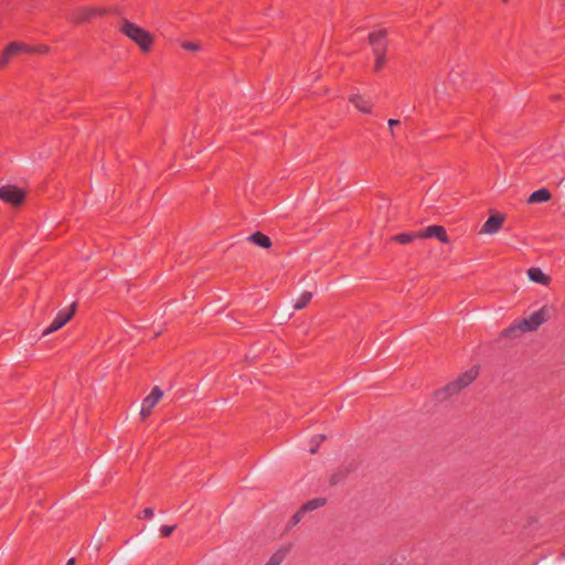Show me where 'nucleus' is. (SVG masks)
I'll return each instance as SVG.
<instances>
[{
	"label": "nucleus",
	"instance_id": "nucleus-19",
	"mask_svg": "<svg viewBox=\"0 0 565 565\" xmlns=\"http://www.w3.org/2000/svg\"><path fill=\"white\" fill-rule=\"evenodd\" d=\"M286 555V551L276 552L265 565H280Z\"/></svg>",
	"mask_w": 565,
	"mask_h": 565
},
{
	"label": "nucleus",
	"instance_id": "nucleus-5",
	"mask_svg": "<svg viewBox=\"0 0 565 565\" xmlns=\"http://www.w3.org/2000/svg\"><path fill=\"white\" fill-rule=\"evenodd\" d=\"M75 307H76V303L73 302L71 305L70 309H64V310L58 311L56 317L54 318V320L51 322V324L47 328L44 329L43 335L50 334L52 332H55L58 329H61L64 324H66L67 321L74 315Z\"/></svg>",
	"mask_w": 565,
	"mask_h": 565
},
{
	"label": "nucleus",
	"instance_id": "nucleus-16",
	"mask_svg": "<svg viewBox=\"0 0 565 565\" xmlns=\"http://www.w3.org/2000/svg\"><path fill=\"white\" fill-rule=\"evenodd\" d=\"M324 504H326L324 498H316V499H312V500H309L308 502H306L302 505V511L307 512V511L316 510V509L323 507Z\"/></svg>",
	"mask_w": 565,
	"mask_h": 565
},
{
	"label": "nucleus",
	"instance_id": "nucleus-25",
	"mask_svg": "<svg viewBox=\"0 0 565 565\" xmlns=\"http://www.w3.org/2000/svg\"><path fill=\"white\" fill-rule=\"evenodd\" d=\"M154 514V511L152 508H146L143 511H142V514L140 515V518H145V519H151Z\"/></svg>",
	"mask_w": 565,
	"mask_h": 565
},
{
	"label": "nucleus",
	"instance_id": "nucleus-26",
	"mask_svg": "<svg viewBox=\"0 0 565 565\" xmlns=\"http://www.w3.org/2000/svg\"><path fill=\"white\" fill-rule=\"evenodd\" d=\"M387 124H388V127H390V130H391V135L394 137L393 128L395 126L399 125V120H397V119H388Z\"/></svg>",
	"mask_w": 565,
	"mask_h": 565
},
{
	"label": "nucleus",
	"instance_id": "nucleus-22",
	"mask_svg": "<svg viewBox=\"0 0 565 565\" xmlns=\"http://www.w3.org/2000/svg\"><path fill=\"white\" fill-rule=\"evenodd\" d=\"M182 47L188 51H198L200 49V44L196 42H184Z\"/></svg>",
	"mask_w": 565,
	"mask_h": 565
},
{
	"label": "nucleus",
	"instance_id": "nucleus-12",
	"mask_svg": "<svg viewBox=\"0 0 565 565\" xmlns=\"http://www.w3.org/2000/svg\"><path fill=\"white\" fill-rule=\"evenodd\" d=\"M551 199V193L547 189L541 188L529 196L527 203L535 204V203H544L547 202Z\"/></svg>",
	"mask_w": 565,
	"mask_h": 565
},
{
	"label": "nucleus",
	"instance_id": "nucleus-2",
	"mask_svg": "<svg viewBox=\"0 0 565 565\" xmlns=\"http://www.w3.org/2000/svg\"><path fill=\"white\" fill-rule=\"evenodd\" d=\"M545 321V309L542 308L533 312L529 318L521 320L520 322L511 326L505 330V334L516 335L519 332H530L536 330Z\"/></svg>",
	"mask_w": 565,
	"mask_h": 565
},
{
	"label": "nucleus",
	"instance_id": "nucleus-1",
	"mask_svg": "<svg viewBox=\"0 0 565 565\" xmlns=\"http://www.w3.org/2000/svg\"><path fill=\"white\" fill-rule=\"evenodd\" d=\"M477 369H470L456 381L450 382L448 385L436 392L435 398L443 402L451 395L459 393L463 387L468 386L477 377Z\"/></svg>",
	"mask_w": 565,
	"mask_h": 565
},
{
	"label": "nucleus",
	"instance_id": "nucleus-4",
	"mask_svg": "<svg viewBox=\"0 0 565 565\" xmlns=\"http://www.w3.org/2000/svg\"><path fill=\"white\" fill-rule=\"evenodd\" d=\"M45 51H46V47H44V46L33 49L25 44L19 43V42H12L6 47L2 55L0 56V67L4 66L8 63V61L11 58V56H13L17 53H20V52H41L42 53Z\"/></svg>",
	"mask_w": 565,
	"mask_h": 565
},
{
	"label": "nucleus",
	"instance_id": "nucleus-7",
	"mask_svg": "<svg viewBox=\"0 0 565 565\" xmlns=\"http://www.w3.org/2000/svg\"><path fill=\"white\" fill-rule=\"evenodd\" d=\"M24 193L17 186L4 185L0 188V199L11 204H19L22 202Z\"/></svg>",
	"mask_w": 565,
	"mask_h": 565
},
{
	"label": "nucleus",
	"instance_id": "nucleus-11",
	"mask_svg": "<svg viewBox=\"0 0 565 565\" xmlns=\"http://www.w3.org/2000/svg\"><path fill=\"white\" fill-rule=\"evenodd\" d=\"M350 102L358 108L361 113L370 114L372 110V104L370 100L365 99L363 96L355 94L350 97Z\"/></svg>",
	"mask_w": 565,
	"mask_h": 565
},
{
	"label": "nucleus",
	"instance_id": "nucleus-14",
	"mask_svg": "<svg viewBox=\"0 0 565 565\" xmlns=\"http://www.w3.org/2000/svg\"><path fill=\"white\" fill-rule=\"evenodd\" d=\"M247 239L263 248H268L271 245L270 238L260 232L253 233L247 237Z\"/></svg>",
	"mask_w": 565,
	"mask_h": 565
},
{
	"label": "nucleus",
	"instance_id": "nucleus-27",
	"mask_svg": "<svg viewBox=\"0 0 565 565\" xmlns=\"http://www.w3.org/2000/svg\"><path fill=\"white\" fill-rule=\"evenodd\" d=\"M75 563V559L74 558H70L66 563V565H74Z\"/></svg>",
	"mask_w": 565,
	"mask_h": 565
},
{
	"label": "nucleus",
	"instance_id": "nucleus-18",
	"mask_svg": "<svg viewBox=\"0 0 565 565\" xmlns=\"http://www.w3.org/2000/svg\"><path fill=\"white\" fill-rule=\"evenodd\" d=\"M418 236V233H401L393 237V239L399 244H408Z\"/></svg>",
	"mask_w": 565,
	"mask_h": 565
},
{
	"label": "nucleus",
	"instance_id": "nucleus-24",
	"mask_svg": "<svg viewBox=\"0 0 565 565\" xmlns=\"http://www.w3.org/2000/svg\"><path fill=\"white\" fill-rule=\"evenodd\" d=\"M324 438H326V436H324V435L316 436V437L312 439V441H313V443H316V446L311 447V448L309 449V451H310L311 454H315V452L317 451L318 444H319L321 440H323Z\"/></svg>",
	"mask_w": 565,
	"mask_h": 565
},
{
	"label": "nucleus",
	"instance_id": "nucleus-9",
	"mask_svg": "<svg viewBox=\"0 0 565 565\" xmlns=\"http://www.w3.org/2000/svg\"><path fill=\"white\" fill-rule=\"evenodd\" d=\"M504 222V217L502 215H491L482 225L480 233L482 234H497L502 224Z\"/></svg>",
	"mask_w": 565,
	"mask_h": 565
},
{
	"label": "nucleus",
	"instance_id": "nucleus-17",
	"mask_svg": "<svg viewBox=\"0 0 565 565\" xmlns=\"http://www.w3.org/2000/svg\"><path fill=\"white\" fill-rule=\"evenodd\" d=\"M312 292L305 291L300 295V297L295 301L294 308L296 310H300L307 306V303L311 300Z\"/></svg>",
	"mask_w": 565,
	"mask_h": 565
},
{
	"label": "nucleus",
	"instance_id": "nucleus-15",
	"mask_svg": "<svg viewBox=\"0 0 565 565\" xmlns=\"http://www.w3.org/2000/svg\"><path fill=\"white\" fill-rule=\"evenodd\" d=\"M97 13H100V12L95 9L81 8L74 12L73 20H75L76 22H84V21L92 19Z\"/></svg>",
	"mask_w": 565,
	"mask_h": 565
},
{
	"label": "nucleus",
	"instance_id": "nucleus-10",
	"mask_svg": "<svg viewBox=\"0 0 565 565\" xmlns=\"http://www.w3.org/2000/svg\"><path fill=\"white\" fill-rule=\"evenodd\" d=\"M386 32L385 30H379L376 32H372L369 35L370 43L372 45L373 52L385 51L386 47Z\"/></svg>",
	"mask_w": 565,
	"mask_h": 565
},
{
	"label": "nucleus",
	"instance_id": "nucleus-21",
	"mask_svg": "<svg viewBox=\"0 0 565 565\" xmlns=\"http://www.w3.org/2000/svg\"><path fill=\"white\" fill-rule=\"evenodd\" d=\"M175 526L174 525H162L160 527V533L162 536L167 537L169 536L170 534H172V532L174 531Z\"/></svg>",
	"mask_w": 565,
	"mask_h": 565
},
{
	"label": "nucleus",
	"instance_id": "nucleus-23",
	"mask_svg": "<svg viewBox=\"0 0 565 565\" xmlns=\"http://www.w3.org/2000/svg\"><path fill=\"white\" fill-rule=\"evenodd\" d=\"M305 513L306 511H302V508L299 511H297L291 519L292 524L299 523L302 520Z\"/></svg>",
	"mask_w": 565,
	"mask_h": 565
},
{
	"label": "nucleus",
	"instance_id": "nucleus-8",
	"mask_svg": "<svg viewBox=\"0 0 565 565\" xmlns=\"http://www.w3.org/2000/svg\"><path fill=\"white\" fill-rule=\"evenodd\" d=\"M418 236L422 238L436 237L443 243H448L449 241L445 227L440 225L427 226L423 232L418 233Z\"/></svg>",
	"mask_w": 565,
	"mask_h": 565
},
{
	"label": "nucleus",
	"instance_id": "nucleus-13",
	"mask_svg": "<svg viewBox=\"0 0 565 565\" xmlns=\"http://www.w3.org/2000/svg\"><path fill=\"white\" fill-rule=\"evenodd\" d=\"M527 276L533 282L541 284L543 286H546L550 281V278L542 271L541 268H530L527 270Z\"/></svg>",
	"mask_w": 565,
	"mask_h": 565
},
{
	"label": "nucleus",
	"instance_id": "nucleus-6",
	"mask_svg": "<svg viewBox=\"0 0 565 565\" xmlns=\"http://www.w3.org/2000/svg\"><path fill=\"white\" fill-rule=\"evenodd\" d=\"M162 395V390L159 386H154L150 394L143 398L140 409V415L142 418H146L150 415L152 408L158 404Z\"/></svg>",
	"mask_w": 565,
	"mask_h": 565
},
{
	"label": "nucleus",
	"instance_id": "nucleus-20",
	"mask_svg": "<svg viewBox=\"0 0 565 565\" xmlns=\"http://www.w3.org/2000/svg\"><path fill=\"white\" fill-rule=\"evenodd\" d=\"M375 55V71H380L385 63L384 51L373 52Z\"/></svg>",
	"mask_w": 565,
	"mask_h": 565
},
{
	"label": "nucleus",
	"instance_id": "nucleus-3",
	"mask_svg": "<svg viewBox=\"0 0 565 565\" xmlns=\"http://www.w3.org/2000/svg\"><path fill=\"white\" fill-rule=\"evenodd\" d=\"M120 30L126 36L136 42L142 51H148L151 47V35L137 24L125 20Z\"/></svg>",
	"mask_w": 565,
	"mask_h": 565
}]
</instances>
